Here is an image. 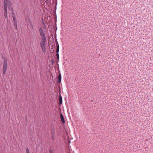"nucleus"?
I'll return each instance as SVG.
<instances>
[{"instance_id": "obj_1", "label": "nucleus", "mask_w": 153, "mask_h": 153, "mask_svg": "<svg viewBox=\"0 0 153 153\" xmlns=\"http://www.w3.org/2000/svg\"><path fill=\"white\" fill-rule=\"evenodd\" d=\"M4 14L5 18L8 19V10L9 13H11L13 18L15 28L17 29V21L15 17L14 11L12 7L11 4L9 0H4Z\"/></svg>"}, {"instance_id": "obj_2", "label": "nucleus", "mask_w": 153, "mask_h": 153, "mask_svg": "<svg viewBox=\"0 0 153 153\" xmlns=\"http://www.w3.org/2000/svg\"><path fill=\"white\" fill-rule=\"evenodd\" d=\"M46 44V38H41V40L40 42V46L43 52L44 53H45L46 52L45 45Z\"/></svg>"}, {"instance_id": "obj_3", "label": "nucleus", "mask_w": 153, "mask_h": 153, "mask_svg": "<svg viewBox=\"0 0 153 153\" xmlns=\"http://www.w3.org/2000/svg\"><path fill=\"white\" fill-rule=\"evenodd\" d=\"M7 67V60L6 59H4V63L2 69V72L3 74H6Z\"/></svg>"}, {"instance_id": "obj_4", "label": "nucleus", "mask_w": 153, "mask_h": 153, "mask_svg": "<svg viewBox=\"0 0 153 153\" xmlns=\"http://www.w3.org/2000/svg\"><path fill=\"white\" fill-rule=\"evenodd\" d=\"M39 32L40 36H41V38H46V36L45 35V33L44 32L43 30L41 27L39 28Z\"/></svg>"}, {"instance_id": "obj_5", "label": "nucleus", "mask_w": 153, "mask_h": 153, "mask_svg": "<svg viewBox=\"0 0 153 153\" xmlns=\"http://www.w3.org/2000/svg\"><path fill=\"white\" fill-rule=\"evenodd\" d=\"M51 137L53 140H55V131L54 129H52L51 131Z\"/></svg>"}, {"instance_id": "obj_6", "label": "nucleus", "mask_w": 153, "mask_h": 153, "mask_svg": "<svg viewBox=\"0 0 153 153\" xmlns=\"http://www.w3.org/2000/svg\"><path fill=\"white\" fill-rule=\"evenodd\" d=\"M60 117L61 122L63 123H65V122L64 119V118L63 115L62 114H60Z\"/></svg>"}, {"instance_id": "obj_7", "label": "nucleus", "mask_w": 153, "mask_h": 153, "mask_svg": "<svg viewBox=\"0 0 153 153\" xmlns=\"http://www.w3.org/2000/svg\"><path fill=\"white\" fill-rule=\"evenodd\" d=\"M58 82L60 83L61 80V74L59 75L58 76Z\"/></svg>"}, {"instance_id": "obj_8", "label": "nucleus", "mask_w": 153, "mask_h": 153, "mask_svg": "<svg viewBox=\"0 0 153 153\" xmlns=\"http://www.w3.org/2000/svg\"><path fill=\"white\" fill-rule=\"evenodd\" d=\"M62 98L61 96L59 97V104H62Z\"/></svg>"}, {"instance_id": "obj_9", "label": "nucleus", "mask_w": 153, "mask_h": 153, "mask_svg": "<svg viewBox=\"0 0 153 153\" xmlns=\"http://www.w3.org/2000/svg\"><path fill=\"white\" fill-rule=\"evenodd\" d=\"M26 153H30L29 149L27 148L26 149Z\"/></svg>"}, {"instance_id": "obj_10", "label": "nucleus", "mask_w": 153, "mask_h": 153, "mask_svg": "<svg viewBox=\"0 0 153 153\" xmlns=\"http://www.w3.org/2000/svg\"><path fill=\"white\" fill-rule=\"evenodd\" d=\"M56 56H57V59H59V54L58 53H57L56 55Z\"/></svg>"}, {"instance_id": "obj_11", "label": "nucleus", "mask_w": 153, "mask_h": 153, "mask_svg": "<svg viewBox=\"0 0 153 153\" xmlns=\"http://www.w3.org/2000/svg\"><path fill=\"white\" fill-rule=\"evenodd\" d=\"M59 45L58 44V45L57 46V49H59Z\"/></svg>"}, {"instance_id": "obj_12", "label": "nucleus", "mask_w": 153, "mask_h": 153, "mask_svg": "<svg viewBox=\"0 0 153 153\" xmlns=\"http://www.w3.org/2000/svg\"><path fill=\"white\" fill-rule=\"evenodd\" d=\"M59 49H57L56 51V52L58 53L59 52Z\"/></svg>"}, {"instance_id": "obj_13", "label": "nucleus", "mask_w": 153, "mask_h": 153, "mask_svg": "<svg viewBox=\"0 0 153 153\" xmlns=\"http://www.w3.org/2000/svg\"><path fill=\"white\" fill-rule=\"evenodd\" d=\"M47 1H48V0H46Z\"/></svg>"}]
</instances>
